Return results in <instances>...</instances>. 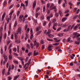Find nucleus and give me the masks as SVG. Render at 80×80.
I'll return each instance as SVG.
<instances>
[{"mask_svg": "<svg viewBox=\"0 0 80 80\" xmlns=\"http://www.w3.org/2000/svg\"><path fill=\"white\" fill-rule=\"evenodd\" d=\"M72 35L73 36V38H78L79 37H80V34L78 33H77V32H74L72 33Z\"/></svg>", "mask_w": 80, "mask_h": 80, "instance_id": "obj_1", "label": "nucleus"}, {"mask_svg": "<svg viewBox=\"0 0 80 80\" xmlns=\"http://www.w3.org/2000/svg\"><path fill=\"white\" fill-rule=\"evenodd\" d=\"M51 32L52 31H51V30L49 29L48 30V32L46 33V35H48V37H51V36H52V37H53V35H51L50 33H51Z\"/></svg>", "mask_w": 80, "mask_h": 80, "instance_id": "obj_2", "label": "nucleus"}, {"mask_svg": "<svg viewBox=\"0 0 80 80\" xmlns=\"http://www.w3.org/2000/svg\"><path fill=\"white\" fill-rule=\"evenodd\" d=\"M3 57L5 60V61L3 62V65H5V63H7V61L8 60V58H7V56H6V55L5 54L4 55Z\"/></svg>", "mask_w": 80, "mask_h": 80, "instance_id": "obj_3", "label": "nucleus"}, {"mask_svg": "<svg viewBox=\"0 0 80 80\" xmlns=\"http://www.w3.org/2000/svg\"><path fill=\"white\" fill-rule=\"evenodd\" d=\"M18 33L20 34L22 33V28L21 27H19L18 28V31L16 32V34L18 35Z\"/></svg>", "mask_w": 80, "mask_h": 80, "instance_id": "obj_4", "label": "nucleus"}, {"mask_svg": "<svg viewBox=\"0 0 80 80\" xmlns=\"http://www.w3.org/2000/svg\"><path fill=\"white\" fill-rule=\"evenodd\" d=\"M34 46H36V48H38L39 47V43H38L36 40H35L34 42Z\"/></svg>", "mask_w": 80, "mask_h": 80, "instance_id": "obj_5", "label": "nucleus"}, {"mask_svg": "<svg viewBox=\"0 0 80 80\" xmlns=\"http://www.w3.org/2000/svg\"><path fill=\"white\" fill-rule=\"evenodd\" d=\"M53 47V46L51 44L50 45L48 48V50L49 51H52V48H52Z\"/></svg>", "mask_w": 80, "mask_h": 80, "instance_id": "obj_6", "label": "nucleus"}, {"mask_svg": "<svg viewBox=\"0 0 80 80\" xmlns=\"http://www.w3.org/2000/svg\"><path fill=\"white\" fill-rule=\"evenodd\" d=\"M71 27V25H69L68 26V29H66L64 30L63 31L65 32H69L70 31V28Z\"/></svg>", "mask_w": 80, "mask_h": 80, "instance_id": "obj_7", "label": "nucleus"}, {"mask_svg": "<svg viewBox=\"0 0 80 80\" xmlns=\"http://www.w3.org/2000/svg\"><path fill=\"white\" fill-rule=\"evenodd\" d=\"M5 12H4L2 16L1 21H3V20H4V18H5Z\"/></svg>", "mask_w": 80, "mask_h": 80, "instance_id": "obj_8", "label": "nucleus"}, {"mask_svg": "<svg viewBox=\"0 0 80 80\" xmlns=\"http://www.w3.org/2000/svg\"><path fill=\"white\" fill-rule=\"evenodd\" d=\"M3 37V34L2 32L0 34V42H2V39Z\"/></svg>", "mask_w": 80, "mask_h": 80, "instance_id": "obj_9", "label": "nucleus"}, {"mask_svg": "<svg viewBox=\"0 0 80 80\" xmlns=\"http://www.w3.org/2000/svg\"><path fill=\"white\" fill-rule=\"evenodd\" d=\"M3 28L2 26H1L0 27V34H1V33H2L3 35V32H2V31H3Z\"/></svg>", "mask_w": 80, "mask_h": 80, "instance_id": "obj_10", "label": "nucleus"}, {"mask_svg": "<svg viewBox=\"0 0 80 80\" xmlns=\"http://www.w3.org/2000/svg\"><path fill=\"white\" fill-rule=\"evenodd\" d=\"M35 6H36V2L35 1L34 3L32 4V7H33V9H34L35 8Z\"/></svg>", "mask_w": 80, "mask_h": 80, "instance_id": "obj_11", "label": "nucleus"}, {"mask_svg": "<svg viewBox=\"0 0 80 80\" xmlns=\"http://www.w3.org/2000/svg\"><path fill=\"white\" fill-rule=\"evenodd\" d=\"M51 10H54L55 12H57V8H56V6H54L51 9Z\"/></svg>", "mask_w": 80, "mask_h": 80, "instance_id": "obj_12", "label": "nucleus"}, {"mask_svg": "<svg viewBox=\"0 0 80 80\" xmlns=\"http://www.w3.org/2000/svg\"><path fill=\"white\" fill-rule=\"evenodd\" d=\"M38 55V52H36V51L35 50L33 53L34 56H36V55Z\"/></svg>", "mask_w": 80, "mask_h": 80, "instance_id": "obj_13", "label": "nucleus"}, {"mask_svg": "<svg viewBox=\"0 0 80 80\" xmlns=\"http://www.w3.org/2000/svg\"><path fill=\"white\" fill-rule=\"evenodd\" d=\"M5 69H3L2 71V74L3 75H5Z\"/></svg>", "mask_w": 80, "mask_h": 80, "instance_id": "obj_14", "label": "nucleus"}, {"mask_svg": "<svg viewBox=\"0 0 80 80\" xmlns=\"http://www.w3.org/2000/svg\"><path fill=\"white\" fill-rule=\"evenodd\" d=\"M31 59H30L28 61V62L26 63L27 64V65H28V66L30 64V62H31Z\"/></svg>", "mask_w": 80, "mask_h": 80, "instance_id": "obj_15", "label": "nucleus"}, {"mask_svg": "<svg viewBox=\"0 0 80 80\" xmlns=\"http://www.w3.org/2000/svg\"><path fill=\"white\" fill-rule=\"evenodd\" d=\"M32 20H33L34 22V23H35L38 24V23H37V19H34V18H33Z\"/></svg>", "mask_w": 80, "mask_h": 80, "instance_id": "obj_16", "label": "nucleus"}, {"mask_svg": "<svg viewBox=\"0 0 80 80\" xmlns=\"http://www.w3.org/2000/svg\"><path fill=\"white\" fill-rule=\"evenodd\" d=\"M42 30L39 31L36 34V35H38L39 34H40V33H42Z\"/></svg>", "mask_w": 80, "mask_h": 80, "instance_id": "obj_17", "label": "nucleus"}, {"mask_svg": "<svg viewBox=\"0 0 80 80\" xmlns=\"http://www.w3.org/2000/svg\"><path fill=\"white\" fill-rule=\"evenodd\" d=\"M19 76H20V75H19L16 76L15 77H14V79L13 80H17V78H18L19 77Z\"/></svg>", "mask_w": 80, "mask_h": 80, "instance_id": "obj_18", "label": "nucleus"}, {"mask_svg": "<svg viewBox=\"0 0 80 80\" xmlns=\"http://www.w3.org/2000/svg\"><path fill=\"white\" fill-rule=\"evenodd\" d=\"M30 45H31V48H33L34 47V46H33V44L32 42H31L30 43Z\"/></svg>", "mask_w": 80, "mask_h": 80, "instance_id": "obj_19", "label": "nucleus"}, {"mask_svg": "<svg viewBox=\"0 0 80 80\" xmlns=\"http://www.w3.org/2000/svg\"><path fill=\"white\" fill-rule=\"evenodd\" d=\"M15 42H16V43H20V42H21V41L20 40H18L17 39H16Z\"/></svg>", "mask_w": 80, "mask_h": 80, "instance_id": "obj_20", "label": "nucleus"}, {"mask_svg": "<svg viewBox=\"0 0 80 80\" xmlns=\"http://www.w3.org/2000/svg\"><path fill=\"white\" fill-rule=\"evenodd\" d=\"M8 58L9 60H12V54H10V55H9Z\"/></svg>", "mask_w": 80, "mask_h": 80, "instance_id": "obj_21", "label": "nucleus"}, {"mask_svg": "<svg viewBox=\"0 0 80 80\" xmlns=\"http://www.w3.org/2000/svg\"><path fill=\"white\" fill-rule=\"evenodd\" d=\"M61 27H64V28H65L67 27V25L66 24H62L61 25Z\"/></svg>", "mask_w": 80, "mask_h": 80, "instance_id": "obj_22", "label": "nucleus"}, {"mask_svg": "<svg viewBox=\"0 0 80 80\" xmlns=\"http://www.w3.org/2000/svg\"><path fill=\"white\" fill-rule=\"evenodd\" d=\"M59 13L61 17H62L63 16V13H62V12L60 11H59Z\"/></svg>", "mask_w": 80, "mask_h": 80, "instance_id": "obj_23", "label": "nucleus"}, {"mask_svg": "<svg viewBox=\"0 0 80 80\" xmlns=\"http://www.w3.org/2000/svg\"><path fill=\"white\" fill-rule=\"evenodd\" d=\"M40 10V8H37L36 9V13H37V12H38V11H39V10Z\"/></svg>", "mask_w": 80, "mask_h": 80, "instance_id": "obj_24", "label": "nucleus"}, {"mask_svg": "<svg viewBox=\"0 0 80 80\" xmlns=\"http://www.w3.org/2000/svg\"><path fill=\"white\" fill-rule=\"evenodd\" d=\"M17 25V21H15V23H14V27H16V26Z\"/></svg>", "mask_w": 80, "mask_h": 80, "instance_id": "obj_25", "label": "nucleus"}, {"mask_svg": "<svg viewBox=\"0 0 80 80\" xmlns=\"http://www.w3.org/2000/svg\"><path fill=\"white\" fill-rule=\"evenodd\" d=\"M4 30H7V23H5L4 24Z\"/></svg>", "mask_w": 80, "mask_h": 80, "instance_id": "obj_26", "label": "nucleus"}, {"mask_svg": "<svg viewBox=\"0 0 80 80\" xmlns=\"http://www.w3.org/2000/svg\"><path fill=\"white\" fill-rule=\"evenodd\" d=\"M39 29H40L39 27H38L36 28V30L37 31V32H38V31H39Z\"/></svg>", "mask_w": 80, "mask_h": 80, "instance_id": "obj_27", "label": "nucleus"}, {"mask_svg": "<svg viewBox=\"0 0 80 80\" xmlns=\"http://www.w3.org/2000/svg\"><path fill=\"white\" fill-rule=\"evenodd\" d=\"M27 28H28V25L26 24L25 25V27H24V29L25 30H27Z\"/></svg>", "mask_w": 80, "mask_h": 80, "instance_id": "obj_28", "label": "nucleus"}, {"mask_svg": "<svg viewBox=\"0 0 80 80\" xmlns=\"http://www.w3.org/2000/svg\"><path fill=\"white\" fill-rule=\"evenodd\" d=\"M67 19V18H64L62 19V22H64L65 21V20H66Z\"/></svg>", "mask_w": 80, "mask_h": 80, "instance_id": "obj_29", "label": "nucleus"}, {"mask_svg": "<svg viewBox=\"0 0 80 80\" xmlns=\"http://www.w3.org/2000/svg\"><path fill=\"white\" fill-rule=\"evenodd\" d=\"M56 18H55L54 19H53L52 20V23H55V22H56Z\"/></svg>", "mask_w": 80, "mask_h": 80, "instance_id": "obj_30", "label": "nucleus"}, {"mask_svg": "<svg viewBox=\"0 0 80 80\" xmlns=\"http://www.w3.org/2000/svg\"><path fill=\"white\" fill-rule=\"evenodd\" d=\"M26 46L28 49H30V45L28 44H27Z\"/></svg>", "mask_w": 80, "mask_h": 80, "instance_id": "obj_31", "label": "nucleus"}, {"mask_svg": "<svg viewBox=\"0 0 80 80\" xmlns=\"http://www.w3.org/2000/svg\"><path fill=\"white\" fill-rule=\"evenodd\" d=\"M51 18L49 16L47 17V20L49 21L50 22V19Z\"/></svg>", "mask_w": 80, "mask_h": 80, "instance_id": "obj_32", "label": "nucleus"}, {"mask_svg": "<svg viewBox=\"0 0 80 80\" xmlns=\"http://www.w3.org/2000/svg\"><path fill=\"white\" fill-rule=\"evenodd\" d=\"M3 49H1V55H3Z\"/></svg>", "mask_w": 80, "mask_h": 80, "instance_id": "obj_33", "label": "nucleus"}, {"mask_svg": "<svg viewBox=\"0 0 80 80\" xmlns=\"http://www.w3.org/2000/svg\"><path fill=\"white\" fill-rule=\"evenodd\" d=\"M15 40H17V38H18V36L17 35V34H15Z\"/></svg>", "mask_w": 80, "mask_h": 80, "instance_id": "obj_34", "label": "nucleus"}, {"mask_svg": "<svg viewBox=\"0 0 80 80\" xmlns=\"http://www.w3.org/2000/svg\"><path fill=\"white\" fill-rule=\"evenodd\" d=\"M13 62L14 63H16V64H18V61L14 60L13 61Z\"/></svg>", "mask_w": 80, "mask_h": 80, "instance_id": "obj_35", "label": "nucleus"}, {"mask_svg": "<svg viewBox=\"0 0 80 80\" xmlns=\"http://www.w3.org/2000/svg\"><path fill=\"white\" fill-rule=\"evenodd\" d=\"M21 60L22 64V65L23 66L24 65V62L23 61V59H21Z\"/></svg>", "mask_w": 80, "mask_h": 80, "instance_id": "obj_36", "label": "nucleus"}, {"mask_svg": "<svg viewBox=\"0 0 80 80\" xmlns=\"http://www.w3.org/2000/svg\"><path fill=\"white\" fill-rule=\"evenodd\" d=\"M80 41H78V42H77V41H75V43H76V44H77V45H79V44H80Z\"/></svg>", "mask_w": 80, "mask_h": 80, "instance_id": "obj_37", "label": "nucleus"}, {"mask_svg": "<svg viewBox=\"0 0 80 80\" xmlns=\"http://www.w3.org/2000/svg\"><path fill=\"white\" fill-rule=\"evenodd\" d=\"M7 5V1H4V2L3 3V5L4 6H5V5Z\"/></svg>", "mask_w": 80, "mask_h": 80, "instance_id": "obj_38", "label": "nucleus"}, {"mask_svg": "<svg viewBox=\"0 0 80 80\" xmlns=\"http://www.w3.org/2000/svg\"><path fill=\"white\" fill-rule=\"evenodd\" d=\"M11 42V41L10 40H9L8 41L7 43V46H8V44H9V43H10Z\"/></svg>", "mask_w": 80, "mask_h": 80, "instance_id": "obj_39", "label": "nucleus"}, {"mask_svg": "<svg viewBox=\"0 0 80 80\" xmlns=\"http://www.w3.org/2000/svg\"><path fill=\"white\" fill-rule=\"evenodd\" d=\"M22 20L23 22L22 23H24V22H25V18H23L22 19Z\"/></svg>", "mask_w": 80, "mask_h": 80, "instance_id": "obj_40", "label": "nucleus"}, {"mask_svg": "<svg viewBox=\"0 0 80 80\" xmlns=\"http://www.w3.org/2000/svg\"><path fill=\"white\" fill-rule=\"evenodd\" d=\"M31 35H33V30L31 28L30 30Z\"/></svg>", "mask_w": 80, "mask_h": 80, "instance_id": "obj_41", "label": "nucleus"}, {"mask_svg": "<svg viewBox=\"0 0 80 80\" xmlns=\"http://www.w3.org/2000/svg\"><path fill=\"white\" fill-rule=\"evenodd\" d=\"M31 35H33V30L31 28L30 30Z\"/></svg>", "mask_w": 80, "mask_h": 80, "instance_id": "obj_42", "label": "nucleus"}, {"mask_svg": "<svg viewBox=\"0 0 80 80\" xmlns=\"http://www.w3.org/2000/svg\"><path fill=\"white\" fill-rule=\"evenodd\" d=\"M33 37V34H31V35L30 36V39L32 40V38Z\"/></svg>", "mask_w": 80, "mask_h": 80, "instance_id": "obj_43", "label": "nucleus"}, {"mask_svg": "<svg viewBox=\"0 0 80 80\" xmlns=\"http://www.w3.org/2000/svg\"><path fill=\"white\" fill-rule=\"evenodd\" d=\"M35 16L36 18H38V13H36L35 15Z\"/></svg>", "mask_w": 80, "mask_h": 80, "instance_id": "obj_44", "label": "nucleus"}, {"mask_svg": "<svg viewBox=\"0 0 80 80\" xmlns=\"http://www.w3.org/2000/svg\"><path fill=\"white\" fill-rule=\"evenodd\" d=\"M12 47V43H11L10 45L9 46L8 49L9 50H10V48H11V47Z\"/></svg>", "mask_w": 80, "mask_h": 80, "instance_id": "obj_45", "label": "nucleus"}, {"mask_svg": "<svg viewBox=\"0 0 80 80\" xmlns=\"http://www.w3.org/2000/svg\"><path fill=\"white\" fill-rule=\"evenodd\" d=\"M40 43L41 44H43L44 43V41H43V40H41L40 41Z\"/></svg>", "mask_w": 80, "mask_h": 80, "instance_id": "obj_46", "label": "nucleus"}, {"mask_svg": "<svg viewBox=\"0 0 80 80\" xmlns=\"http://www.w3.org/2000/svg\"><path fill=\"white\" fill-rule=\"evenodd\" d=\"M28 57H27L26 59H25V62H27V61L28 60Z\"/></svg>", "mask_w": 80, "mask_h": 80, "instance_id": "obj_47", "label": "nucleus"}, {"mask_svg": "<svg viewBox=\"0 0 80 80\" xmlns=\"http://www.w3.org/2000/svg\"><path fill=\"white\" fill-rule=\"evenodd\" d=\"M40 19L41 20H43L44 19V17L43 16H41Z\"/></svg>", "mask_w": 80, "mask_h": 80, "instance_id": "obj_48", "label": "nucleus"}, {"mask_svg": "<svg viewBox=\"0 0 80 80\" xmlns=\"http://www.w3.org/2000/svg\"><path fill=\"white\" fill-rule=\"evenodd\" d=\"M58 36L59 37H62L63 36V34L62 33H60L58 34Z\"/></svg>", "mask_w": 80, "mask_h": 80, "instance_id": "obj_49", "label": "nucleus"}, {"mask_svg": "<svg viewBox=\"0 0 80 80\" xmlns=\"http://www.w3.org/2000/svg\"><path fill=\"white\" fill-rule=\"evenodd\" d=\"M17 52L18 53H19V46H18L17 47Z\"/></svg>", "mask_w": 80, "mask_h": 80, "instance_id": "obj_50", "label": "nucleus"}, {"mask_svg": "<svg viewBox=\"0 0 80 80\" xmlns=\"http://www.w3.org/2000/svg\"><path fill=\"white\" fill-rule=\"evenodd\" d=\"M46 24H47V22H46V21H44V22L43 23V26H45V25H46Z\"/></svg>", "mask_w": 80, "mask_h": 80, "instance_id": "obj_51", "label": "nucleus"}, {"mask_svg": "<svg viewBox=\"0 0 80 80\" xmlns=\"http://www.w3.org/2000/svg\"><path fill=\"white\" fill-rule=\"evenodd\" d=\"M14 11L13 10L12 11H11L10 13L9 14V15H12V13H13L14 12Z\"/></svg>", "mask_w": 80, "mask_h": 80, "instance_id": "obj_52", "label": "nucleus"}, {"mask_svg": "<svg viewBox=\"0 0 80 80\" xmlns=\"http://www.w3.org/2000/svg\"><path fill=\"white\" fill-rule=\"evenodd\" d=\"M52 29L54 30H57V29L56 28H55V26H53L52 27Z\"/></svg>", "mask_w": 80, "mask_h": 80, "instance_id": "obj_53", "label": "nucleus"}, {"mask_svg": "<svg viewBox=\"0 0 80 80\" xmlns=\"http://www.w3.org/2000/svg\"><path fill=\"white\" fill-rule=\"evenodd\" d=\"M7 37V33H5L4 34V38H6Z\"/></svg>", "mask_w": 80, "mask_h": 80, "instance_id": "obj_54", "label": "nucleus"}, {"mask_svg": "<svg viewBox=\"0 0 80 80\" xmlns=\"http://www.w3.org/2000/svg\"><path fill=\"white\" fill-rule=\"evenodd\" d=\"M7 45H5L4 46V50H5V51L6 52V51H7Z\"/></svg>", "mask_w": 80, "mask_h": 80, "instance_id": "obj_55", "label": "nucleus"}, {"mask_svg": "<svg viewBox=\"0 0 80 80\" xmlns=\"http://www.w3.org/2000/svg\"><path fill=\"white\" fill-rule=\"evenodd\" d=\"M77 17H78V15L75 16L74 17H73V20H74V19H75V18H77Z\"/></svg>", "mask_w": 80, "mask_h": 80, "instance_id": "obj_56", "label": "nucleus"}, {"mask_svg": "<svg viewBox=\"0 0 80 80\" xmlns=\"http://www.w3.org/2000/svg\"><path fill=\"white\" fill-rule=\"evenodd\" d=\"M45 6H44L43 7V12H45Z\"/></svg>", "mask_w": 80, "mask_h": 80, "instance_id": "obj_57", "label": "nucleus"}, {"mask_svg": "<svg viewBox=\"0 0 80 80\" xmlns=\"http://www.w3.org/2000/svg\"><path fill=\"white\" fill-rule=\"evenodd\" d=\"M9 63H8V62L7 63L6 67H7V68H8V67L9 66Z\"/></svg>", "mask_w": 80, "mask_h": 80, "instance_id": "obj_58", "label": "nucleus"}, {"mask_svg": "<svg viewBox=\"0 0 80 80\" xmlns=\"http://www.w3.org/2000/svg\"><path fill=\"white\" fill-rule=\"evenodd\" d=\"M49 7H50V4H47V8H49Z\"/></svg>", "mask_w": 80, "mask_h": 80, "instance_id": "obj_59", "label": "nucleus"}, {"mask_svg": "<svg viewBox=\"0 0 80 80\" xmlns=\"http://www.w3.org/2000/svg\"><path fill=\"white\" fill-rule=\"evenodd\" d=\"M51 25H52V22L51 21L49 23L48 27H50V26H51Z\"/></svg>", "mask_w": 80, "mask_h": 80, "instance_id": "obj_60", "label": "nucleus"}, {"mask_svg": "<svg viewBox=\"0 0 80 80\" xmlns=\"http://www.w3.org/2000/svg\"><path fill=\"white\" fill-rule=\"evenodd\" d=\"M13 50L14 52H17V48H14L13 49Z\"/></svg>", "mask_w": 80, "mask_h": 80, "instance_id": "obj_61", "label": "nucleus"}, {"mask_svg": "<svg viewBox=\"0 0 80 80\" xmlns=\"http://www.w3.org/2000/svg\"><path fill=\"white\" fill-rule=\"evenodd\" d=\"M45 77L46 78H49V77H48V75H46L45 76Z\"/></svg>", "mask_w": 80, "mask_h": 80, "instance_id": "obj_62", "label": "nucleus"}, {"mask_svg": "<svg viewBox=\"0 0 80 80\" xmlns=\"http://www.w3.org/2000/svg\"><path fill=\"white\" fill-rule=\"evenodd\" d=\"M41 2L42 4H45V2L44 1L42 0Z\"/></svg>", "mask_w": 80, "mask_h": 80, "instance_id": "obj_63", "label": "nucleus"}, {"mask_svg": "<svg viewBox=\"0 0 80 80\" xmlns=\"http://www.w3.org/2000/svg\"><path fill=\"white\" fill-rule=\"evenodd\" d=\"M20 11H18L17 12V16H18V15H19V14H20Z\"/></svg>", "mask_w": 80, "mask_h": 80, "instance_id": "obj_64", "label": "nucleus"}]
</instances>
